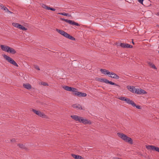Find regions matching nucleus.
I'll return each mask as SVG.
<instances>
[{
    "instance_id": "f257e3e1",
    "label": "nucleus",
    "mask_w": 159,
    "mask_h": 159,
    "mask_svg": "<svg viewBox=\"0 0 159 159\" xmlns=\"http://www.w3.org/2000/svg\"><path fill=\"white\" fill-rule=\"evenodd\" d=\"M71 117L76 121H78L80 122H82L84 124H91V122L86 119H84L83 117L78 116L77 115H71Z\"/></svg>"
},
{
    "instance_id": "f03ea898",
    "label": "nucleus",
    "mask_w": 159,
    "mask_h": 159,
    "mask_svg": "<svg viewBox=\"0 0 159 159\" xmlns=\"http://www.w3.org/2000/svg\"><path fill=\"white\" fill-rule=\"evenodd\" d=\"M117 134L118 137L121 139L125 142H128L130 144H133V140L132 139L127 136L126 135L122 133H118Z\"/></svg>"
},
{
    "instance_id": "7ed1b4c3",
    "label": "nucleus",
    "mask_w": 159,
    "mask_h": 159,
    "mask_svg": "<svg viewBox=\"0 0 159 159\" xmlns=\"http://www.w3.org/2000/svg\"><path fill=\"white\" fill-rule=\"evenodd\" d=\"M56 30L60 34L63 35L65 37L72 40H75V39L73 36L70 35L64 31L58 29H56Z\"/></svg>"
},
{
    "instance_id": "20e7f679",
    "label": "nucleus",
    "mask_w": 159,
    "mask_h": 159,
    "mask_svg": "<svg viewBox=\"0 0 159 159\" xmlns=\"http://www.w3.org/2000/svg\"><path fill=\"white\" fill-rule=\"evenodd\" d=\"M77 89L74 88L72 92H74L73 95L74 96H76L80 97H85L87 96V94L85 93H82L77 91Z\"/></svg>"
},
{
    "instance_id": "39448f33",
    "label": "nucleus",
    "mask_w": 159,
    "mask_h": 159,
    "mask_svg": "<svg viewBox=\"0 0 159 159\" xmlns=\"http://www.w3.org/2000/svg\"><path fill=\"white\" fill-rule=\"evenodd\" d=\"M98 81L102 82H104L106 84H109L111 85H116L117 86L120 87V86L118 84H116V83L113 82L112 81H109L107 79L105 78H100L98 80Z\"/></svg>"
},
{
    "instance_id": "423d86ee",
    "label": "nucleus",
    "mask_w": 159,
    "mask_h": 159,
    "mask_svg": "<svg viewBox=\"0 0 159 159\" xmlns=\"http://www.w3.org/2000/svg\"><path fill=\"white\" fill-rule=\"evenodd\" d=\"M11 64H12L14 66L17 67L18 66V65L16 63L11 57L4 55L3 56Z\"/></svg>"
},
{
    "instance_id": "0eeeda50",
    "label": "nucleus",
    "mask_w": 159,
    "mask_h": 159,
    "mask_svg": "<svg viewBox=\"0 0 159 159\" xmlns=\"http://www.w3.org/2000/svg\"><path fill=\"white\" fill-rule=\"evenodd\" d=\"M61 20L62 21H65V22L68 23L70 25H75L77 26H79L80 25L78 23H77L72 20H68L62 18H61Z\"/></svg>"
},
{
    "instance_id": "6e6552de",
    "label": "nucleus",
    "mask_w": 159,
    "mask_h": 159,
    "mask_svg": "<svg viewBox=\"0 0 159 159\" xmlns=\"http://www.w3.org/2000/svg\"><path fill=\"white\" fill-rule=\"evenodd\" d=\"M32 111L33 112L40 117L44 118H46V115L39 111H37L34 109H32Z\"/></svg>"
},
{
    "instance_id": "1a4fd4ad",
    "label": "nucleus",
    "mask_w": 159,
    "mask_h": 159,
    "mask_svg": "<svg viewBox=\"0 0 159 159\" xmlns=\"http://www.w3.org/2000/svg\"><path fill=\"white\" fill-rule=\"evenodd\" d=\"M119 99L122 101H125L128 104H130L131 103L132 100H130L129 99L125 97L121 96L118 98Z\"/></svg>"
},
{
    "instance_id": "9d476101",
    "label": "nucleus",
    "mask_w": 159,
    "mask_h": 159,
    "mask_svg": "<svg viewBox=\"0 0 159 159\" xmlns=\"http://www.w3.org/2000/svg\"><path fill=\"white\" fill-rule=\"evenodd\" d=\"M135 93L139 94H146L147 93L145 91L141 89H136V90H135Z\"/></svg>"
},
{
    "instance_id": "9b49d317",
    "label": "nucleus",
    "mask_w": 159,
    "mask_h": 159,
    "mask_svg": "<svg viewBox=\"0 0 159 159\" xmlns=\"http://www.w3.org/2000/svg\"><path fill=\"white\" fill-rule=\"evenodd\" d=\"M120 46L122 48H133V46L125 43H121L120 44Z\"/></svg>"
},
{
    "instance_id": "f8f14e48",
    "label": "nucleus",
    "mask_w": 159,
    "mask_h": 159,
    "mask_svg": "<svg viewBox=\"0 0 159 159\" xmlns=\"http://www.w3.org/2000/svg\"><path fill=\"white\" fill-rule=\"evenodd\" d=\"M0 47L2 50L5 52H9V50L10 48L9 47L3 45H2L0 46Z\"/></svg>"
},
{
    "instance_id": "ddd939ff",
    "label": "nucleus",
    "mask_w": 159,
    "mask_h": 159,
    "mask_svg": "<svg viewBox=\"0 0 159 159\" xmlns=\"http://www.w3.org/2000/svg\"><path fill=\"white\" fill-rule=\"evenodd\" d=\"M110 75H111L109 76L111 78L115 79H119V76L113 72H110Z\"/></svg>"
},
{
    "instance_id": "4468645a",
    "label": "nucleus",
    "mask_w": 159,
    "mask_h": 159,
    "mask_svg": "<svg viewBox=\"0 0 159 159\" xmlns=\"http://www.w3.org/2000/svg\"><path fill=\"white\" fill-rule=\"evenodd\" d=\"M127 89L131 92L135 93V91L136 89H135V87L133 86H130L129 85L127 86L126 87Z\"/></svg>"
},
{
    "instance_id": "2eb2a0df",
    "label": "nucleus",
    "mask_w": 159,
    "mask_h": 159,
    "mask_svg": "<svg viewBox=\"0 0 159 159\" xmlns=\"http://www.w3.org/2000/svg\"><path fill=\"white\" fill-rule=\"evenodd\" d=\"M12 25L15 27L18 28L21 30H22V28L23 27L22 25L17 23H12Z\"/></svg>"
},
{
    "instance_id": "dca6fc26",
    "label": "nucleus",
    "mask_w": 159,
    "mask_h": 159,
    "mask_svg": "<svg viewBox=\"0 0 159 159\" xmlns=\"http://www.w3.org/2000/svg\"><path fill=\"white\" fill-rule=\"evenodd\" d=\"M72 107L74 108H76V109H79V110H84V109H83V108H82L81 105H80L79 104H73L72 105Z\"/></svg>"
},
{
    "instance_id": "f3484780",
    "label": "nucleus",
    "mask_w": 159,
    "mask_h": 159,
    "mask_svg": "<svg viewBox=\"0 0 159 159\" xmlns=\"http://www.w3.org/2000/svg\"><path fill=\"white\" fill-rule=\"evenodd\" d=\"M100 70L102 74L107 75L110 74V72L106 69H101Z\"/></svg>"
},
{
    "instance_id": "a211bd4d",
    "label": "nucleus",
    "mask_w": 159,
    "mask_h": 159,
    "mask_svg": "<svg viewBox=\"0 0 159 159\" xmlns=\"http://www.w3.org/2000/svg\"><path fill=\"white\" fill-rule=\"evenodd\" d=\"M63 88L66 91L72 92L73 89H74V88L66 86L63 87Z\"/></svg>"
},
{
    "instance_id": "6ab92c4d",
    "label": "nucleus",
    "mask_w": 159,
    "mask_h": 159,
    "mask_svg": "<svg viewBox=\"0 0 159 159\" xmlns=\"http://www.w3.org/2000/svg\"><path fill=\"white\" fill-rule=\"evenodd\" d=\"M23 86L27 89H30L32 88V86L29 84H23Z\"/></svg>"
},
{
    "instance_id": "aec40b11",
    "label": "nucleus",
    "mask_w": 159,
    "mask_h": 159,
    "mask_svg": "<svg viewBox=\"0 0 159 159\" xmlns=\"http://www.w3.org/2000/svg\"><path fill=\"white\" fill-rule=\"evenodd\" d=\"M130 104L133 107H136L138 109H140L141 108L140 106L136 105V104L132 100V101Z\"/></svg>"
},
{
    "instance_id": "412c9836",
    "label": "nucleus",
    "mask_w": 159,
    "mask_h": 159,
    "mask_svg": "<svg viewBox=\"0 0 159 159\" xmlns=\"http://www.w3.org/2000/svg\"><path fill=\"white\" fill-rule=\"evenodd\" d=\"M155 147L153 145H146V148L148 150H155Z\"/></svg>"
},
{
    "instance_id": "4be33fe9",
    "label": "nucleus",
    "mask_w": 159,
    "mask_h": 159,
    "mask_svg": "<svg viewBox=\"0 0 159 159\" xmlns=\"http://www.w3.org/2000/svg\"><path fill=\"white\" fill-rule=\"evenodd\" d=\"M71 156L75 159H82V158L81 156L79 155H76L74 154H71Z\"/></svg>"
},
{
    "instance_id": "5701e85b",
    "label": "nucleus",
    "mask_w": 159,
    "mask_h": 159,
    "mask_svg": "<svg viewBox=\"0 0 159 159\" xmlns=\"http://www.w3.org/2000/svg\"><path fill=\"white\" fill-rule=\"evenodd\" d=\"M9 52L11 54H14L16 52L14 48L10 47L9 50Z\"/></svg>"
},
{
    "instance_id": "b1692460",
    "label": "nucleus",
    "mask_w": 159,
    "mask_h": 159,
    "mask_svg": "<svg viewBox=\"0 0 159 159\" xmlns=\"http://www.w3.org/2000/svg\"><path fill=\"white\" fill-rule=\"evenodd\" d=\"M148 64L150 66H151L152 68L155 69H157V68L155 66V65L154 64H152V63H151L150 62H148Z\"/></svg>"
},
{
    "instance_id": "393cba45",
    "label": "nucleus",
    "mask_w": 159,
    "mask_h": 159,
    "mask_svg": "<svg viewBox=\"0 0 159 159\" xmlns=\"http://www.w3.org/2000/svg\"><path fill=\"white\" fill-rule=\"evenodd\" d=\"M2 9H3L4 10L6 11L7 12H10L8 9L6 7H4L2 5L0 6Z\"/></svg>"
},
{
    "instance_id": "a878e982",
    "label": "nucleus",
    "mask_w": 159,
    "mask_h": 159,
    "mask_svg": "<svg viewBox=\"0 0 159 159\" xmlns=\"http://www.w3.org/2000/svg\"><path fill=\"white\" fill-rule=\"evenodd\" d=\"M58 14H59V15H63L64 16H68V13H66L65 12L60 13H58Z\"/></svg>"
},
{
    "instance_id": "bb28decb",
    "label": "nucleus",
    "mask_w": 159,
    "mask_h": 159,
    "mask_svg": "<svg viewBox=\"0 0 159 159\" xmlns=\"http://www.w3.org/2000/svg\"><path fill=\"white\" fill-rule=\"evenodd\" d=\"M41 6L43 8H45V9H47V10H48V6H46V5L43 4H42Z\"/></svg>"
},
{
    "instance_id": "cd10ccee",
    "label": "nucleus",
    "mask_w": 159,
    "mask_h": 159,
    "mask_svg": "<svg viewBox=\"0 0 159 159\" xmlns=\"http://www.w3.org/2000/svg\"><path fill=\"white\" fill-rule=\"evenodd\" d=\"M18 146H19L20 148L24 149L25 148V146L22 144H18Z\"/></svg>"
},
{
    "instance_id": "c85d7f7f",
    "label": "nucleus",
    "mask_w": 159,
    "mask_h": 159,
    "mask_svg": "<svg viewBox=\"0 0 159 159\" xmlns=\"http://www.w3.org/2000/svg\"><path fill=\"white\" fill-rule=\"evenodd\" d=\"M41 84L44 86H48V84L47 83L45 82H42L41 83Z\"/></svg>"
},
{
    "instance_id": "c756f323",
    "label": "nucleus",
    "mask_w": 159,
    "mask_h": 159,
    "mask_svg": "<svg viewBox=\"0 0 159 159\" xmlns=\"http://www.w3.org/2000/svg\"><path fill=\"white\" fill-rule=\"evenodd\" d=\"M48 10H52V11H55L56 10V9H54V8H51V7H48Z\"/></svg>"
},
{
    "instance_id": "7c9ffc66",
    "label": "nucleus",
    "mask_w": 159,
    "mask_h": 159,
    "mask_svg": "<svg viewBox=\"0 0 159 159\" xmlns=\"http://www.w3.org/2000/svg\"><path fill=\"white\" fill-rule=\"evenodd\" d=\"M155 150L159 152V148L155 147Z\"/></svg>"
},
{
    "instance_id": "2f4dec72",
    "label": "nucleus",
    "mask_w": 159,
    "mask_h": 159,
    "mask_svg": "<svg viewBox=\"0 0 159 159\" xmlns=\"http://www.w3.org/2000/svg\"><path fill=\"white\" fill-rule=\"evenodd\" d=\"M22 30L24 31L27 30V28L23 26L22 28Z\"/></svg>"
},
{
    "instance_id": "473e14b6",
    "label": "nucleus",
    "mask_w": 159,
    "mask_h": 159,
    "mask_svg": "<svg viewBox=\"0 0 159 159\" xmlns=\"http://www.w3.org/2000/svg\"><path fill=\"white\" fill-rule=\"evenodd\" d=\"M138 1L141 4H143V0H138Z\"/></svg>"
},
{
    "instance_id": "72a5a7b5",
    "label": "nucleus",
    "mask_w": 159,
    "mask_h": 159,
    "mask_svg": "<svg viewBox=\"0 0 159 159\" xmlns=\"http://www.w3.org/2000/svg\"><path fill=\"white\" fill-rule=\"evenodd\" d=\"M16 141V140L15 139H12L11 140V142H15Z\"/></svg>"
},
{
    "instance_id": "f704fd0d",
    "label": "nucleus",
    "mask_w": 159,
    "mask_h": 159,
    "mask_svg": "<svg viewBox=\"0 0 159 159\" xmlns=\"http://www.w3.org/2000/svg\"><path fill=\"white\" fill-rule=\"evenodd\" d=\"M35 68L37 69L38 70H40V69L39 67L38 66H36L35 67Z\"/></svg>"
},
{
    "instance_id": "c9c22d12",
    "label": "nucleus",
    "mask_w": 159,
    "mask_h": 159,
    "mask_svg": "<svg viewBox=\"0 0 159 159\" xmlns=\"http://www.w3.org/2000/svg\"><path fill=\"white\" fill-rule=\"evenodd\" d=\"M156 27H159V25H156Z\"/></svg>"
},
{
    "instance_id": "e433bc0d",
    "label": "nucleus",
    "mask_w": 159,
    "mask_h": 159,
    "mask_svg": "<svg viewBox=\"0 0 159 159\" xmlns=\"http://www.w3.org/2000/svg\"><path fill=\"white\" fill-rule=\"evenodd\" d=\"M132 43L134 44V43L133 41H132Z\"/></svg>"
},
{
    "instance_id": "4c0bfd02",
    "label": "nucleus",
    "mask_w": 159,
    "mask_h": 159,
    "mask_svg": "<svg viewBox=\"0 0 159 159\" xmlns=\"http://www.w3.org/2000/svg\"><path fill=\"white\" fill-rule=\"evenodd\" d=\"M158 53H159V51H158Z\"/></svg>"
},
{
    "instance_id": "58836bf2",
    "label": "nucleus",
    "mask_w": 159,
    "mask_h": 159,
    "mask_svg": "<svg viewBox=\"0 0 159 159\" xmlns=\"http://www.w3.org/2000/svg\"><path fill=\"white\" fill-rule=\"evenodd\" d=\"M158 15H159V13H158Z\"/></svg>"
}]
</instances>
